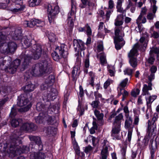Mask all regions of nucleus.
<instances>
[{
	"instance_id": "obj_1",
	"label": "nucleus",
	"mask_w": 159,
	"mask_h": 159,
	"mask_svg": "<svg viewBox=\"0 0 159 159\" xmlns=\"http://www.w3.org/2000/svg\"><path fill=\"white\" fill-rule=\"evenodd\" d=\"M20 140L18 137L14 138L10 144L5 141L0 142V153H7L11 158L20 155Z\"/></svg>"
},
{
	"instance_id": "obj_2",
	"label": "nucleus",
	"mask_w": 159,
	"mask_h": 159,
	"mask_svg": "<svg viewBox=\"0 0 159 159\" xmlns=\"http://www.w3.org/2000/svg\"><path fill=\"white\" fill-rule=\"evenodd\" d=\"M50 62V59L48 57L44 60H43L40 63L36 64L33 66L30 71V74H28V76H27V73L25 75V77L29 79L32 76H38L44 73L47 72V68L49 66Z\"/></svg>"
},
{
	"instance_id": "obj_3",
	"label": "nucleus",
	"mask_w": 159,
	"mask_h": 159,
	"mask_svg": "<svg viewBox=\"0 0 159 159\" xmlns=\"http://www.w3.org/2000/svg\"><path fill=\"white\" fill-rule=\"evenodd\" d=\"M152 84L151 82L148 83V85L146 84L143 85V87L142 89V94L143 96H145V99L146 101L147 104V109L146 111V116L147 119L148 118V116L149 115V113L148 111L150 112L151 110V104L152 102L155 100L157 96L156 95L151 96L148 90H152Z\"/></svg>"
},
{
	"instance_id": "obj_4",
	"label": "nucleus",
	"mask_w": 159,
	"mask_h": 159,
	"mask_svg": "<svg viewBox=\"0 0 159 159\" xmlns=\"http://www.w3.org/2000/svg\"><path fill=\"white\" fill-rule=\"evenodd\" d=\"M31 52L32 56H30V54L24 56V61L22 66L23 68V70H23L25 68L32 58L34 59H37L40 57L42 53L41 46L39 45H34Z\"/></svg>"
},
{
	"instance_id": "obj_5",
	"label": "nucleus",
	"mask_w": 159,
	"mask_h": 159,
	"mask_svg": "<svg viewBox=\"0 0 159 159\" xmlns=\"http://www.w3.org/2000/svg\"><path fill=\"white\" fill-rule=\"evenodd\" d=\"M6 39V36L2 34H0V51L4 54L12 53L16 49V44L13 42L5 43Z\"/></svg>"
},
{
	"instance_id": "obj_6",
	"label": "nucleus",
	"mask_w": 159,
	"mask_h": 159,
	"mask_svg": "<svg viewBox=\"0 0 159 159\" xmlns=\"http://www.w3.org/2000/svg\"><path fill=\"white\" fill-rule=\"evenodd\" d=\"M124 28L122 26H116L115 29L114 42L115 48L117 50H119L124 45L125 41L122 38L124 36L123 32Z\"/></svg>"
},
{
	"instance_id": "obj_7",
	"label": "nucleus",
	"mask_w": 159,
	"mask_h": 159,
	"mask_svg": "<svg viewBox=\"0 0 159 159\" xmlns=\"http://www.w3.org/2000/svg\"><path fill=\"white\" fill-rule=\"evenodd\" d=\"M68 55L67 46L63 44L56 47L55 51L52 53V56L54 60L57 61L62 57L66 58Z\"/></svg>"
},
{
	"instance_id": "obj_8",
	"label": "nucleus",
	"mask_w": 159,
	"mask_h": 159,
	"mask_svg": "<svg viewBox=\"0 0 159 159\" xmlns=\"http://www.w3.org/2000/svg\"><path fill=\"white\" fill-rule=\"evenodd\" d=\"M48 18L50 23L52 22L55 16L59 12V8L57 3L48 4Z\"/></svg>"
},
{
	"instance_id": "obj_9",
	"label": "nucleus",
	"mask_w": 159,
	"mask_h": 159,
	"mask_svg": "<svg viewBox=\"0 0 159 159\" xmlns=\"http://www.w3.org/2000/svg\"><path fill=\"white\" fill-rule=\"evenodd\" d=\"M76 12V2L74 1H71V10L70 12L68 14V18L67 20V28L70 32L72 31L74 26L73 18L75 17Z\"/></svg>"
},
{
	"instance_id": "obj_10",
	"label": "nucleus",
	"mask_w": 159,
	"mask_h": 159,
	"mask_svg": "<svg viewBox=\"0 0 159 159\" xmlns=\"http://www.w3.org/2000/svg\"><path fill=\"white\" fill-rule=\"evenodd\" d=\"M139 44H135L128 54V56L129 58V62L131 66L133 67H135L137 65L136 59L134 56L138 55V50L139 49Z\"/></svg>"
},
{
	"instance_id": "obj_11",
	"label": "nucleus",
	"mask_w": 159,
	"mask_h": 159,
	"mask_svg": "<svg viewBox=\"0 0 159 159\" xmlns=\"http://www.w3.org/2000/svg\"><path fill=\"white\" fill-rule=\"evenodd\" d=\"M35 120L37 123L40 124L47 121L49 124H53L56 121L54 116H50L43 113H40L38 116L35 118Z\"/></svg>"
},
{
	"instance_id": "obj_12",
	"label": "nucleus",
	"mask_w": 159,
	"mask_h": 159,
	"mask_svg": "<svg viewBox=\"0 0 159 159\" xmlns=\"http://www.w3.org/2000/svg\"><path fill=\"white\" fill-rule=\"evenodd\" d=\"M123 118V116L121 113L119 114L116 116L115 120L113 124V126L112 130V136L115 137L117 138V137L120 130L121 122L120 120Z\"/></svg>"
},
{
	"instance_id": "obj_13",
	"label": "nucleus",
	"mask_w": 159,
	"mask_h": 159,
	"mask_svg": "<svg viewBox=\"0 0 159 159\" xmlns=\"http://www.w3.org/2000/svg\"><path fill=\"white\" fill-rule=\"evenodd\" d=\"M20 65V60L19 59L14 60L10 64V65L6 67L4 70L6 73L13 74L16 70L18 66Z\"/></svg>"
},
{
	"instance_id": "obj_14",
	"label": "nucleus",
	"mask_w": 159,
	"mask_h": 159,
	"mask_svg": "<svg viewBox=\"0 0 159 159\" xmlns=\"http://www.w3.org/2000/svg\"><path fill=\"white\" fill-rule=\"evenodd\" d=\"M150 57L148 59V62L152 64L154 60V57L155 55L157 56V60H159V46L156 47L153 46L151 48L149 52Z\"/></svg>"
},
{
	"instance_id": "obj_15",
	"label": "nucleus",
	"mask_w": 159,
	"mask_h": 159,
	"mask_svg": "<svg viewBox=\"0 0 159 159\" xmlns=\"http://www.w3.org/2000/svg\"><path fill=\"white\" fill-rule=\"evenodd\" d=\"M74 46L76 51L79 52H83L84 54V51L86 47L84 46V43L81 40L79 39H74L73 41Z\"/></svg>"
},
{
	"instance_id": "obj_16",
	"label": "nucleus",
	"mask_w": 159,
	"mask_h": 159,
	"mask_svg": "<svg viewBox=\"0 0 159 159\" xmlns=\"http://www.w3.org/2000/svg\"><path fill=\"white\" fill-rule=\"evenodd\" d=\"M21 99L22 105L20 106V112L27 111L31 106V102L28 99L25 98L24 99L22 97Z\"/></svg>"
},
{
	"instance_id": "obj_17",
	"label": "nucleus",
	"mask_w": 159,
	"mask_h": 159,
	"mask_svg": "<svg viewBox=\"0 0 159 159\" xmlns=\"http://www.w3.org/2000/svg\"><path fill=\"white\" fill-rule=\"evenodd\" d=\"M36 128L37 126L33 123H24L20 126V131L31 132L34 130Z\"/></svg>"
},
{
	"instance_id": "obj_18",
	"label": "nucleus",
	"mask_w": 159,
	"mask_h": 159,
	"mask_svg": "<svg viewBox=\"0 0 159 159\" xmlns=\"http://www.w3.org/2000/svg\"><path fill=\"white\" fill-rule=\"evenodd\" d=\"M151 4V10L152 11L153 13H150L147 15V18L148 20H152L156 16L155 13L157 9V7L155 4L156 1L155 0H149Z\"/></svg>"
},
{
	"instance_id": "obj_19",
	"label": "nucleus",
	"mask_w": 159,
	"mask_h": 159,
	"mask_svg": "<svg viewBox=\"0 0 159 159\" xmlns=\"http://www.w3.org/2000/svg\"><path fill=\"white\" fill-rule=\"evenodd\" d=\"M31 41V39H28L26 36H20V44L22 45L20 47H22V48H26L30 46Z\"/></svg>"
},
{
	"instance_id": "obj_20",
	"label": "nucleus",
	"mask_w": 159,
	"mask_h": 159,
	"mask_svg": "<svg viewBox=\"0 0 159 159\" xmlns=\"http://www.w3.org/2000/svg\"><path fill=\"white\" fill-rule=\"evenodd\" d=\"M55 78L54 76L50 75L47 81L44 84H42L41 86V89L42 90H45L48 88V87L52 85L54 81Z\"/></svg>"
},
{
	"instance_id": "obj_21",
	"label": "nucleus",
	"mask_w": 159,
	"mask_h": 159,
	"mask_svg": "<svg viewBox=\"0 0 159 159\" xmlns=\"http://www.w3.org/2000/svg\"><path fill=\"white\" fill-rule=\"evenodd\" d=\"M29 138L31 141L37 144L36 147L38 146L39 147V150H42L43 149V145L42 144L41 139L39 137L30 135L29 136Z\"/></svg>"
},
{
	"instance_id": "obj_22",
	"label": "nucleus",
	"mask_w": 159,
	"mask_h": 159,
	"mask_svg": "<svg viewBox=\"0 0 159 159\" xmlns=\"http://www.w3.org/2000/svg\"><path fill=\"white\" fill-rule=\"evenodd\" d=\"M30 159H44L45 155L43 153L34 152L30 153Z\"/></svg>"
},
{
	"instance_id": "obj_23",
	"label": "nucleus",
	"mask_w": 159,
	"mask_h": 159,
	"mask_svg": "<svg viewBox=\"0 0 159 159\" xmlns=\"http://www.w3.org/2000/svg\"><path fill=\"white\" fill-rule=\"evenodd\" d=\"M128 79L126 78L122 80L120 83L118 87V90L119 92L118 95L119 96L122 93L121 92L122 90H123L124 88L125 87L128 83Z\"/></svg>"
},
{
	"instance_id": "obj_24",
	"label": "nucleus",
	"mask_w": 159,
	"mask_h": 159,
	"mask_svg": "<svg viewBox=\"0 0 159 159\" xmlns=\"http://www.w3.org/2000/svg\"><path fill=\"white\" fill-rule=\"evenodd\" d=\"M126 119L125 124V129H128V130L132 129L133 127L132 125V120L131 117L129 116L127 114L125 115Z\"/></svg>"
},
{
	"instance_id": "obj_25",
	"label": "nucleus",
	"mask_w": 159,
	"mask_h": 159,
	"mask_svg": "<svg viewBox=\"0 0 159 159\" xmlns=\"http://www.w3.org/2000/svg\"><path fill=\"white\" fill-rule=\"evenodd\" d=\"M74 148L75 151L76 153V157H77V156H78L80 157H82L84 156V153L83 152H80V148L78 145V144L76 141V140L75 139H74V140H73V141H72Z\"/></svg>"
},
{
	"instance_id": "obj_26",
	"label": "nucleus",
	"mask_w": 159,
	"mask_h": 159,
	"mask_svg": "<svg viewBox=\"0 0 159 159\" xmlns=\"http://www.w3.org/2000/svg\"><path fill=\"white\" fill-rule=\"evenodd\" d=\"M34 89V85L30 82L26 83V85L22 88V89L25 92L32 91Z\"/></svg>"
},
{
	"instance_id": "obj_27",
	"label": "nucleus",
	"mask_w": 159,
	"mask_h": 159,
	"mask_svg": "<svg viewBox=\"0 0 159 159\" xmlns=\"http://www.w3.org/2000/svg\"><path fill=\"white\" fill-rule=\"evenodd\" d=\"M57 95V91L56 89H52L51 92L48 94L47 100L48 101L52 100L56 98V96Z\"/></svg>"
},
{
	"instance_id": "obj_28",
	"label": "nucleus",
	"mask_w": 159,
	"mask_h": 159,
	"mask_svg": "<svg viewBox=\"0 0 159 159\" xmlns=\"http://www.w3.org/2000/svg\"><path fill=\"white\" fill-rule=\"evenodd\" d=\"M80 67L79 66H75L73 68L72 71V75L73 77L75 79L77 76H78L80 74Z\"/></svg>"
},
{
	"instance_id": "obj_29",
	"label": "nucleus",
	"mask_w": 159,
	"mask_h": 159,
	"mask_svg": "<svg viewBox=\"0 0 159 159\" xmlns=\"http://www.w3.org/2000/svg\"><path fill=\"white\" fill-rule=\"evenodd\" d=\"M42 0H30L29 2V5L30 7H34L39 5Z\"/></svg>"
},
{
	"instance_id": "obj_30",
	"label": "nucleus",
	"mask_w": 159,
	"mask_h": 159,
	"mask_svg": "<svg viewBox=\"0 0 159 159\" xmlns=\"http://www.w3.org/2000/svg\"><path fill=\"white\" fill-rule=\"evenodd\" d=\"M82 3L80 5V7L81 8H84L87 5L89 6H92L93 3L92 2H89L88 0H81Z\"/></svg>"
},
{
	"instance_id": "obj_31",
	"label": "nucleus",
	"mask_w": 159,
	"mask_h": 159,
	"mask_svg": "<svg viewBox=\"0 0 159 159\" xmlns=\"http://www.w3.org/2000/svg\"><path fill=\"white\" fill-rule=\"evenodd\" d=\"M123 1L124 0H117L116 5L117 11L121 13L123 12V8L121 7V6Z\"/></svg>"
},
{
	"instance_id": "obj_32",
	"label": "nucleus",
	"mask_w": 159,
	"mask_h": 159,
	"mask_svg": "<svg viewBox=\"0 0 159 159\" xmlns=\"http://www.w3.org/2000/svg\"><path fill=\"white\" fill-rule=\"evenodd\" d=\"M48 38L49 41L51 42H55L56 40V36L52 33L50 32L48 34Z\"/></svg>"
},
{
	"instance_id": "obj_33",
	"label": "nucleus",
	"mask_w": 159,
	"mask_h": 159,
	"mask_svg": "<svg viewBox=\"0 0 159 159\" xmlns=\"http://www.w3.org/2000/svg\"><path fill=\"white\" fill-rule=\"evenodd\" d=\"M100 59L102 65H104L106 63V56L104 53H101Z\"/></svg>"
},
{
	"instance_id": "obj_34",
	"label": "nucleus",
	"mask_w": 159,
	"mask_h": 159,
	"mask_svg": "<svg viewBox=\"0 0 159 159\" xmlns=\"http://www.w3.org/2000/svg\"><path fill=\"white\" fill-rule=\"evenodd\" d=\"M94 113L98 120H101L102 119L103 116L102 113H100L99 111L97 110H95L94 111Z\"/></svg>"
},
{
	"instance_id": "obj_35",
	"label": "nucleus",
	"mask_w": 159,
	"mask_h": 159,
	"mask_svg": "<svg viewBox=\"0 0 159 159\" xmlns=\"http://www.w3.org/2000/svg\"><path fill=\"white\" fill-rule=\"evenodd\" d=\"M45 107L41 102H39L37 103L36 105L37 110L39 111H43Z\"/></svg>"
},
{
	"instance_id": "obj_36",
	"label": "nucleus",
	"mask_w": 159,
	"mask_h": 159,
	"mask_svg": "<svg viewBox=\"0 0 159 159\" xmlns=\"http://www.w3.org/2000/svg\"><path fill=\"white\" fill-rule=\"evenodd\" d=\"M11 123L12 127H17L19 124V119H12L11 121Z\"/></svg>"
},
{
	"instance_id": "obj_37",
	"label": "nucleus",
	"mask_w": 159,
	"mask_h": 159,
	"mask_svg": "<svg viewBox=\"0 0 159 159\" xmlns=\"http://www.w3.org/2000/svg\"><path fill=\"white\" fill-rule=\"evenodd\" d=\"M17 113V110L16 108V106L14 107L13 106L11 109L10 116L11 118L14 117L16 115Z\"/></svg>"
},
{
	"instance_id": "obj_38",
	"label": "nucleus",
	"mask_w": 159,
	"mask_h": 159,
	"mask_svg": "<svg viewBox=\"0 0 159 159\" xmlns=\"http://www.w3.org/2000/svg\"><path fill=\"white\" fill-rule=\"evenodd\" d=\"M35 26L37 27H42L45 25V23L43 21L35 19Z\"/></svg>"
},
{
	"instance_id": "obj_39",
	"label": "nucleus",
	"mask_w": 159,
	"mask_h": 159,
	"mask_svg": "<svg viewBox=\"0 0 159 159\" xmlns=\"http://www.w3.org/2000/svg\"><path fill=\"white\" fill-rule=\"evenodd\" d=\"M77 112L80 116L82 115L84 111V109L83 106L80 104H79L77 109Z\"/></svg>"
},
{
	"instance_id": "obj_40",
	"label": "nucleus",
	"mask_w": 159,
	"mask_h": 159,
	"mask_svg": "<svg viewBox=\"0 0 159 159\" xmlns=\"http://www.w3.org/2000/svg\"><path fill=\"white\" fill-rule=\"evenodd\" d=\"M145 38L142 37L140 39V42L141 43V46L142 47H144L146 48L147 46V44L148 43V41L145 40Z\"/></svg>"
},
{
	"instance_id": "obj_41",
	"label": "nucleus",
	"mask_w": 159,
	"mask_h": 159,
	"mask_svg": "<svg viewBox=\"0 0 159 159\" xmlns=\"http://www.w3.org/2000/svg\"><path fill=\"white\" fill-rule=\"evenodd\" d=\"M85 28L86 29V33L88 36H90L92 34V31L90 27L87 24L85 26Z\"/></svg>"
},
{
	"instance_id": "obj_42",
	"label": "nucleus",
	"mask_w": 159,
	"mask_h": 159,
	"mask_svg": "<svg viewBox=\"0 0 159 159\" xmlns=\"http://www.w3.org/2000/svg\"><path fill=\"white\" fill-rule=\"evenodd\" d=\"M138 18L137 20V23L138 24H139L140 23H145L146 22V19L145 17V16H142V17L140 18V20L139 21Z\"/></svg>"
},
{
	"instance_id": "obj_43",
	"label": "nucleus",
	"mask_w": 159,
	"mask_h": 159,
	"mask_svg": "<svg viewBox=\"0 0 159 159\" xmlns=\"http://www.w3.org/2000/svg\"><path fill=\"white\" fill-rule=\"evenodd\" d=\"M139 90L138 89H136L132 91L131 95L132 96L135 97L139 94Z\"/></svg>"
},
{
	"instance_id": "obj_44",
	"label": "nucleus",
	"mask_w": 159,
	"mask_h": 159,
	"mask_svg": "<svg viewBox=\"0 0 159 159\" xmlns=\"http://www.w3.org/2000/svg\"><path fill=\"white\" fill-rule=\"evenodd\" d=\"M147 11V9L146 7H143L142 9L141 13L138 17V20H140V18L142 17V16H144L146 14Z\"/></svg>"
},
{
	"instance_id": "obj_45",
	"label": "nucleus",
	"mask_w": 159,
	"mask_h": 159,
	"mask_svg": "<svg viewBox=\"0 0 159 159\" xmlns=\"http://www.w3.org/2000/svg\"><path fill=\"white\" fill-rule=\"evenodd\" d=\"M112 82V80L108 79L104 83V88L106 89L110 85V84Z\"/></svg>"
},
{
	"instance_id": "obj_46",
	"label": "nucleus",
	"mask_w": 159,
	"mask_h": 159,
	"mask_svg": "<svg viewBox=\"0 0 159 159\" xmlns=\"http://www.w3.org/2000/svg\"><path fill=\"white\" fill-rule=\"evenodd\" d=\"M124 72L125 75H130L132 74L133 70L131 69L127 68L124 70Z\"/></svg>"
},
{
	"instance_id": "obj_47",
	"label": "nucleus",
	"mask_w": 159,
	"mask_h": 159,
	"mask_svg": "<svg viewBox=\"0 0 159 159\" xmlns=\"http://www.w3.org/2000/svg\"><path fill=\"white\" fill-rule=\"evenodd\" d=\"M132 129H130L128 130V133L127 139L126 140L127 141H128L129 143L131 140L132 135Z\"/></svg>"
},
{
	"instance_id": "obj_48",
	"label": "nucleus",
	"mask_w": 159,
	"mask_h": 159,
	"mask_svg": "<svg viewBox=\"0 0 159 159\" xmlns=\"http://www.w3.org/2000/svg\"><path fill=\"white\" fill-rule=\"evenodd\" d=\"M35 19H34L29 21V27L30 28H33L35 26Z\"/></svg>"
},
{
	"instance_id": "obj_49",
	"label": "nucleus",
	"mask_w": 159,
	"mask_h": 159,
	"mask_svg": "<svg viewBox=\"0 0 159 159\" xmlns=\"http://www.w3.org/2000/svg\"><path fill=\"white\" fill-rule=\"evenodd\" d=\"M29 151V148L26 146H23L20 148V153L27 152Z\"/></svg>"
},
{
	"instance_id": "obj_50",
	"label": "nucleus",
	"mask_w": 159,
	"mask_h": 159,
	"mask_svg": "<svg viewBox=\"0 0 159 159\" xmlns=\"http://www.w3.org/2000/svg\"><path fill=\"white\" fill-rule=\"evenodd\" d=\"M8 98L7 97L0 101V108L2 107L4 104L8 101Z\"/></svg>"
},
{
	"instance_id": "obj_51",
	"label": "nucleus",
	"mask_w": 159,
	"mask_h": 159,
	"mask_svg": "<svg viewBox=\"0 0 159 159\" xmlns=\"http://www.w3.org/2000/svg\"><path fill=\"white\" fill-rule=\"evenodd\" d=\"M88 139H89L90 140H91L92 141L93 145L94 146L96 145V143L95 141L96 140V138L92 136L89 135L88 137Z\"/></svg>"
},
{
	"instance_id": "obj_52",
	"label": "nucleus",
	"mask_w": 159,
	"mask_h": 159,
	"mask_svg": "<svg viewBox=\"0 0 159 159\" xmlns=\"http://www.w3.org/2000/svg\"><path fill=\"white\" fill-rule=\"evenodd\" d=\"M123 21L121 20L116 19L115 20V25L116 26H121L123 24Z\"/></svg>"
},
{
	"instance_id": "obj_53",
	"label": "nucleus",
	"mask_w": 159,
	"mask_h": 159,
	"mask_svg": "<svg viewBox=\"0 0 159 159\" xmlns=\"http://www.w3.org/2000/svg\"><path fill=\"white\" fill-rule=\"evenodd\" d=\"M85 67L86 68L89 67V58L87 57L84 60Z\"/></svg>"
},
{
	"instance_id": "obj_54",
	"label": "nucleus",
	"mask_w": 159,
	"mask_h": 159,
	"mask_svg": "<svg viewBox=\"0 0 159 159\" xmlns=\"http://www.w3.org/2000/svg\"><path fill=\"white\" fill-rule=\"evenodd\" d=\"M92 150V148L90 145H89L88 146L85 147L84 149V152L86 153H88V152H90Z\"/></svg>"
},
{
	"instance_id": "obj_55",
	"label": "nucleus",
	"mask_w": 159,
	"mask_h": 159,
	"mask_svg": "<svg viewBox=\"0 0 159 159\" xmlns=\"http://www.w3.org/2000/svg\"><path fill=\"white\" fill-rule=\"evenodd\" d=\"M26 3L22 4H20V13L21 12H24L26 11Z\"/></svg>"
},
{
	"instance_id": "obj_56",
	"label": "nucleus",
	"mask_w": 159,
	"mask_h": 159,
	"mask_svg": "<svg viewBox=\"0 0 159 159\" xmlns=\"http://www.w3.org/2000/svg\"><path fill=\"white\" fill-rule=\"evenodd\" d=\"M99 102V101H93L92 102L91 105L93 108H97L98 106Z\"/></svg>"
},
{
	"instance_id": "obj_57",
	"label": "nucleus",
	"mask_w": 159,
	"mask_h": 159,
	"mask_svg": "<svg viewBox=\"0 0 159 159\" xmlns=\"http://www.w3.org/2000/svg\"><path fill=\"white\" fill-rule=\"evenodd\" d=\"M90 75L91 76V82L90 83V84L92 86H93V76L94 75V74L92 72H90L89 73Z\"/></svg>"
},
{
	"instance_id": "obj_58",
	"label": "nucleus",
	"mask_w": 159,
	"mask_h": 159,
	"mask_svg": "<svg viewBox=\"0 0 159 159\" xmlns=\"http://www.w3.org/2000/svg\"><path fill=\"white\" fill-rule=\"evenodd\" d=\"M150 70L151 73H154L157 70V68L155 66H153L151 67Z\"/></svg>"
},
{
	"instance_id": "obj_59",
	"label": "nucleus",
	"mask_w": 159,
	"mask_h": 159,
	"mask_svg": "<svg viewBox=\"0 0 159 159\" xmlns=\"http://www.w3.org/2000/svg\"><path fill=\"white\" fill-rule=\"evenodd\" d=\"M112 12V11H108L106 14V16L107 18V20H108L110 17L111 13Z\"/></svg>"
},
{
	"instance_id": "obj_60",
	"label": "nucleus",
	"mask_w": 159,
	"mask_h": 159,
	"mask_svg": "<svg viewBox=\"0 0 159 159\" xmlns=\"http://www.w3.org/2000/svg\"><path fill=\"white\" fill-rule=\"evenodd\" d=\"M128 92L125 90L123 91V93L122 94V101H124L125 98L128 95Z\"/></svg>"
},
{
	"instance_id": "obj_61",
	"label": "nucleus",
	"mask_w": 159,
	"mask_h": 159,
	"mask_svg": "<svg viewBox=\"0 0 159 159\" xmlns=\"http://www.w3.org/2000/svg\"><path fill=\"white\" fill-rule=\"evenodd\" d=\"M109 8L110 9L112 8L114 6L113 1L112 0H110L109 1Z\"/></svg>"
},
{
	"instance_id": "obj_62",
	"label": "nucleus",
	"mask_w": 159,
	"mask_h": 159,
	"mask_svg": "<svg viewBox=\"0 0 159 159\" xmlns=\"http://www.w3.org/2000/svg\"><path fill=\"white\" fill-rule=\"evenodd\" d=\"M103 49V46L102 44H100L98 46L97 51L98 52H99L101 51H102Z\"/></svg>"
},
{
	"instance_id": "obj_63",
	"label": "nucleus",
	"mask_w": 159,
	"mask_h": 159,
	"mask_svg": "<svg viewBox=\"0 0 159 159\" xmlns=\"http://www.w3.org/2000/svg\"><path fill=\"white\" fill-rule=\"evenodd\" d=\"M158 116V115L157 114H154L153 115V116L152 118V124H154V122L157 120Z\"/></svg>"
},
{
	"instance_id": "obj_64",
	"label": "nucleus",
	"mask_w": 159,
	"mask_h": 159,
	"mask_svg": "<svg viewBox=\"0 0 159 159\" xmlns=\"http://www.w3.org/2000/svg\"><path fill=\"white\" fill-rule=\"evenodd\" d=\"M152 36L154 38H157L159 37V35L157 32L154 31L152 34Z\"/></svg>"
}]
</instances>
